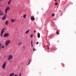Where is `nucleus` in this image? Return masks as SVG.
<instances>
[{"instance_id": "aec40b11", "label": "nucleus", "mask_w": 76, "mask_h": 76, "mask_svg": "<svg viewBox=\"0 0 76 76\" xmlns=\"http://www.w3.org/2000/svg\"><path fill=\"white\" fill-rule=\"evenodd\" d=\"M29 30H28L26 31V34H27V33H28V32H29Z\"/></svg>"}, {"instance_id": "9b49d317", "label": "nucleus", "mask_w": 76, "mask_h": 76, "mask_svg": "<svg viewBox=\"0 0 76 76\" xmlns=\"http://www.w3.org/2000/svg\"><path fill=\"white\" fill-rule=\"evenodd\" d=\"M37 35H38V36H37L38 38H40V34H39V33H38Z\"/></svg>"}, {"instance_id": "20e7f679", "label": "nucleus", "mask_w": 76, "mask_h": 76, "mask_svg": "<svg viewBox=\"0 0 76 76\" xmlns=\"http://www.w3.org/2000/svg\"><path fill=\"white\" fill-rule=\"evenodd\" d=\"M7 10H10V7H8L6 8L5 10V13H7Z\"/></svg>"}, {"instance_id": "2f4dec72", "label": "nucleus", "mask_w": 76, "mask_h": 76, "mask_svg": "<svg viewBox=\"0 0 76 76\" xmlns=\"http://www.w3.org/2000/svg\"><path fill=\"white\" fill-rule=\"evenodd\" d=\"M0 1H2V0H0Z\"/></svg>"}, {"instance_id": "4be33fe9", "label": "nucleus", "mask_w": 76, "mask_h": 76, "mask_svg": "<svg viewBox=\"0 0 76 76\" xmlns=\"http://www.w3.org/2000/svg\"><path fill=\"white\" fill-rule=\"evenodd\" d=\"M1 45H2L1 43L0 44V49L1 48Z\"/></svg>"}, {"instance_id": "f3484780", "label": "nucleus", "mask_w": 76, "mask_h": 76, "mask_svg": "<svg viewBox=\"0 0 76 76\" xmlns=\"http://www.w3.org/2000/svg\"><path fill=\"white\" fill-rule=\"evenodd\" d=\"M11 0H10V1H9L8 2V4L9 5L10 4V3L11 2Z\"/></svg>"}, {"instance_id": "f704fd0d", "label": "nucleus", "mask_w": 76, "mask_h": 76, "mask_svg": "<svg viewBox=\"0 0 76 76\" xmlns=\"http://www.w3.org/2000/svg\"><path fill=\"white\" fill-rule=\"evenodd\" d=\"M18 68H19V66L18 67Z\"/></svg>"}, {"instance_id": "0eeeda50", "label": "nucleus", "mask_w": 76, "mask_h": 76, "mask_svg": "<svg viewBox=\"0 0 76 76\" xmlns=\"http://www.w3.org/2000/svg\"><path fill=\"white\" fill-rule=\"evenodd\" d=\"M6 62H4L3 64L2 65V69H4L5 67V66H6Z\"/></svg>"}, {"instance_id": "a878e982", "label": "nucleus", "mask_w": 76, "mask_h": 76, "mask_svg": "<svg viewBox=\"0 0 76 76\" xmlns=\"http://www.w3.org/2000/svg\"><path fill=\"white\" fill-rule=\"evenodd\" d=\"M34 51H36V49H35V48H33V51L34 52Z\"/></svg>"}, {"instance_id": "39448f33", "label": "nucleus", "mask_w": 76, "mask_h": 76, "mask_svg": "<svg viewBox=\"0 0 76 76\" xmlns=\"http://www.w3.org/2000/svg\"><path fill=\"white\" fill-rule=\"evenodd\" d=\"M4 29H5L4 28H3L1 30V37H2V36H3V34L4 32Z\"/></svg>"}, {"instance_id": "473e14b6", "label": "nucleus", "mask_w": 76, "mask_h": 76, "mask_svg": "<svg viewBox=\"0 0 76 76\" xmlns=\"http://www.w3.org/2000/svg\"><path fill=\"white\" fill-rule=\"evenodd\" d=\"M63 15V13H62V14H61V15Z\"/></svg>"}, {"instance_id": "ddd939ff", "label": "nucleus", "mask_w": 76, "mask_h": 76, "mask_svg": "<svg viewBox=\"0 0 76 76\" xmlns=\"http://www.w3.org/2000/svg\"><path fill=\"white\" fill-rule=\"evenodd\" d=\"M0 15H1V16H3V15H4V13H3V12H0Z\"/></svg>"}, {"instance_id": "72a5a7b5", "label": "nucleus", "mask_w": 76, "mask_h": 76, "mask_svg": "<svg viewBox=\"0 0 76 76\" xmlns=\"http://www.w3.org/2000/svg\"><path fill=\"white\" fill-rule=\"evenodd\" d=\"M55 1H56V0H55Z\"/></svg>"}, {"instance_id": "c756f323", "label": "nucleus", "mask_w": 76, "mask_h": 76, "mask_svg": "<svg viewBox=\"0 0 76 76\" xmlns=\"http://www.w3.org/2000/svg\"><path fill=\"white\" fill-rule=\"evenodd\" d=\"M47 48H48V50H49V47H47Z\"/></svg>"}, {"instance_id": "b1692460", "label": "nucleus", "mask_w": 76, "mask_h": 76, "mask_svg": "<svg viewBox=\"0 0 76 76\" xmlns=\"http://www.w3.org/2000/svg\"><path fill=\"white\" fill-rule=\"evenodd\" d=\"M54 16V14H53L52 15V17H53V16Z\"/></svg>"}, {"instance_id": "cd10ccee", "label": "nucleus", "mask_w": 76, "mask_h": 76, "mask_svg": "<svg viewBox=\"0 0 76 76\" xmlns=\"http://www.w3.org/2000/svg\"><path fill=\"white\" fill-rule=\"evenodd\" d=\"M21 75H22V74H21V73L20 74L19 76H21Z\"/></svg>"}, {"instance_id": "dca6fc26", "label": "nucleus", "mask_w": 76, "mask_h": 76, "mask_svg": "<svg viewBox=\"0 0 76 76\" xmlns=\"http://www.w3.org/2000/svg\"><path fill=\"white\" fill-rule=\"evenodd\" d=\"M26 14H25L23 16V18H26Z\"/></svg>"}, {"instance_id": "412c9836", "label": "nucleus", "mask_w": 76, "mask_h": 76, "mask_svg": "<svg viewBox=\"0 0 76 76\" xmlns=\"http://www.w3.org/2000/svg\"><path fill=\"white\" fill-rule=\"evenodd\" d=\"M33 37V35H32V34H31V38H32Z\"/></svg>"}, {"instance_id": "6e6552de", "label": "nucleus", "mask_w": 76, "mask_h": 76, "mask_svg": "<svg viewBox=\"0 0 76 76\" xmlns=\"http://www.w3.org/2000/svg\"><path fill=\"white\" fill-rule=\"evenodd\" d=\"M6 14L4 15L2 17V20H5L6 19Z\"/></svg>"}, {"instance_id": "4468645a", "label": "nucleus", "mask_w": 76, "mask_h": 76, "mask_svg": "<svg viewBox=\"0 0 76 76\" xmlns=\"http://www.w3.org/2000/svg\"><path fill=\"white\" fill-rule=\"evenodd\" d=\"M56 34H57V35H59V34H60V33L59 32H58V31H56Z\"/></svg>"}, {"instance_id": "f8f14e48", "label": "nucleus", "mask_w": 76, "mask_h": 76, "mask_svg": "<svg viewBox=\"0 0 76 76\" xmlns=\"http://www.w3.org/2000/svg\"><path fill=\"white\" fill-rule=\"evenodd\" d=\"M8 23H9V21L7 20L5 22V25H7L8 24Z\"/></svg>"}, {"instance_id": "1a4fd4ad", "label": "nucleus", "mask_w": 76, "mask_h": 76, "mask_svg": "<svg viewBox=\"0 0 76 76\" xmlns=\"http://www.w3.org/2000/svg\"><path fill=\"white\" fill-rule=\"evenodd\" d=\"M11 20L12 22H15L16 21V20L14 19H11Z\"/></svg>"}, {"instance_id": "bb28decb", "label": "nucleus", "mask_w": 76, "mask_h": 76, "mask_svg": "<svg viewBox=\"0 0 76 76\" xmlns=\"http://www.w3.org/2000/svg\"><path fill=\"white\" fill-rule=\"evenodd\" d=\"M38 44V42H37L36 43V45H37V44Z\"/></svg>"}, {"instance_id": "f257e3e1", "label": "nucleus", "mask_w": 76, "mask_h": 76, "mask_svg": "<svg viewBox=\"0 0 76 76\" xmlns=\"http://www.w3.org/2000/svg\"><path fill=\"white\" fill-rule=\"evenodd\" d=\"M10 42V40H7L5 42V46H8L9 44V43Z\"/></svg>"}, {"instance_id": "c85d7f7f", "label": "nucleus", "mask_w": 76, "mask_h": 76, "mask_svg": "<svg viewBox=\"0 0 76 76\" xmlns=\"http://www.w3.org/2000/svg\"><path fill=\"white\" fill-rule=\"evenodd\" d=\"M34 33H35V32H36V31H34Z\"/></svg>"}, {"instance_id": "423d86ee", "label": "nucleus", "mask_w": 76, "mask_h": 76, "mask_svg": "<svg viewBox=\"0 0 76 76\" xmlns=\"http://www.w3.org/2000/svg\"><path fill=\"white\" fill-rule=\"evenodd\" d=\"M31 20H32V21H34V20H35V18L34 17V16H32L31 17Z\"/></svg>"}, {"instance_id": "393cba45", "label": "nucleus", "mask_w": 76, "mask_h": 76, "mask_svg": "<svg viewBox=\"0 0 76 76\" xmlns=\"http://www.w3.org/2000/svg\"><path fill=\"white\" fill-rule=\"evenodd\" d=\"M4 46L3 45L2 46L1 48H4Z\"/></svg>"}, {"instance_id": "2eb2a0df", "label": "nucleus", "mask_w": 76, "mask_h": 76, "mask_svg": "<svg viewBox=\"0 0 76 76\" xmlns=\"http://www.w3.org/2000/svg\"><path fill=\"white\" fill-rule=\"evenodd\" d=\"M22 42H20L19 43H18V45H21V44H22Z\"/></svg>"}, {"instance_id": "6ab92c4d", "label": "nucleus", "mask_w": 76, "mask_h": 76, "mask_svg": "<svg viewBox=\"0 0 76 76\" xmlns=\"http://www.w3.org/2000/svg\"><path fill=\"white\" fill-rule=\"evenodd\" d=\"M31 47H32V46H33V44H32V40L31 41Z\"/></svg>"}, {"instance_id": "9d476101", "label": "nucleus", "mask_w": 76, "mask_h": 76, "mask_svg": "<svg viewBox=\"0 0 76 76\" xmlns=\"http://www.w3.org/2000/svg\"><path fill=\"white\" fill-rule=\"evenodd\" d=\"M14 75H15L14 73H11L10 74L9 76H13Z\"/></svg>"}, {"instance_id": "5701e85b", "label": "nucleus", "mask_w": 76, "mask_h": 76, "mask_svg": "<svg viewBox=\"0 0 76 76\" xmlns=\"http://www.w3.org/2000/svg\"><path fill=\"white\" fill-rule=\"evenodd\" d=\"M55 5H58V3H55Z\"/></svg>"}, {"instance_id": "7ed1b4c3", "label": "nucleus", "mask_w": 76, "mask_h": 76, "mask_svg": "<svg viewBox=\"0 0 76 76\" xmlns=\"http://www.w3.org/2000/svg\"><path fill=\"white\" fill-rule=\"evenodd\" d=\"M13 58V56L12 55L9 56V58L8 59V61H9L10 60H11Z\"/></svg>"}, {"instance_id": "a211bd4d", "label": "nucleus", "mask_w": 76, "mask_h": 76, "mask_svg": "<svg viewBox=\"0 0 76 76\" xmlns=\"http://www.w3.org/2000/svg\"><path fill=\"white\" fill-rule=\"evenodd\" d=\"M30 62H31V59H30L29 62L28 63V64L27 65H29V64H30Z\"/></svg>"}, {"instance_id": "f03ea898", "label": "nucleus", "mask_w": 76, "mask_h": 76, "mask_svg": "<svg viewBox=\"0 0 76 76\" xmlns=\"http://www.w3.org/2000/svg\"><path fill=\"white\" fill-rule=\"evenodd\" d=\"M9 36V33H5L4 34V37L5 38H7Z\"/></svg>"}, {"instance_id": "7c9ffc66", "label": "nucleus", "mask_w": 76, "mask_h": 76, "mask_svg": "<svg viewBox=\"0 0 76 76\" xmlns=\"http://www.w3.org/2000/svg\"><path fill=\"white\" fill-rule=\"evenodd\" d=\"M10 63H11V62H12V61H10Z\"/></svg>"}]
</instances>
